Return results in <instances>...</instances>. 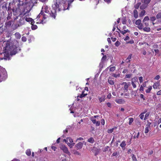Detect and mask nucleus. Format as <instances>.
Instances as JSON below:
<instances>
[{"label": "nucleus", "instance_id": "obj_1", "mask_svg": "<svg viewBox=\"0 0 161 161\" xmlns=\"http://www.w3.org/2000/svg\"><path fill=\"white\" fill-rule=\"evenodd\" d=\"M53 8L59 11L69 9L70 1L66 0H53Z\"/></svg>", "mask_w": 161, "mask_h": 161}, {"label": "nucleus", "instance_id": "obj_2", "mask_svg": "<svg viewBox=\"0 0 161 161\" xmlns=\"http://www.w3.org/2000/svg\"><path fill=\"white\" fill-rule=\"evenodd\" d=\"M6 48H7L10 52V53L11 55H14L21 50L20 47L18 45L16 44L12 45L9 47H7Z\"/></svg>", "mask_w": 161, "mask_h": 161}, {"label": "nucleus", "instance_id": "obj_3", "mask_svg": "<svg viewBox=\"0 0 161 161\" xmlns=\"http://www.w3.org/2000/svg\"><path fill=\"white\" fill-rule=\"evenodd\" d=\"M7 74L6 71L4 69L0 70V82L5 80L7 78Z\"/></svg>", "mask_w": 161, "mask_h": 161}, {"label": "nucleus", "instance_id": "obj_4", "mask_svg": "<svg viewBox=\"0 0 161 161\" xmlns=\"http://www.w3.org/2000/svg\"><path fill=\"white\" fill-rule=\"evenodd\" d=\"M3 58L6 60H9L10 58V56L12 55L10 53V52L6 48L5 51L3 53Z\"/></svg>", "mask_w": 161, "mask_h": 161}, {"label": "nucleus", "instance_id": "obj_5", "mask_svg": "<svg viewBox=\"0 0 161 161\" xmlns=\"http://www.w3.org/2000/svg\"><path fill=\"white\" fill-rule=\"evenodd\" d=\"M30 9L29 5H24L23 10L22 11V13H23V15H26L30 12Z\"/></svg>", "mask_w": 161, "mask_h": 161}, {"label": "nucleus", "instance_id": "obj_6", "mask_svg": "<svg viewBox=\"0 0 161 161\" xmlns=\"http://www.w3.org/2000/svg\"><path fill=\"white\" fill-rule=\"evenodd\" d=\"M48 14H49V16L52 18V19H56V17L57 16V12L55 9L52 10H51L50 12H49Z\"/></svg>", "mask_w": 161, "mask_h": 161}, {"label": "nucleus", "instance_id": "obj_7", "mask_svg": "<svg viewBox=\"0 0 161 161\" xmlns=\"http://www.w3.org/2000/svg\"><path fill=\"white\" fill-rule=\"evenodd\" d=\"M142 21L141 19H138L136 20L135 22L136 25H137V28L140 30H142L143 28V25L141 23Z\"/></svg>", "mask_w": 161, "mask_h": 161}, {"label": "nucleus", "instance_id": "obj_8", "mask_svg": "<svg viewBox=\"0 0 161 161\" xmlns=\"http://www.w3.org/2000/svg\"><path fill=\"white\" fill-rule=\"evenodd\" d=\"M42 15L43 17V19L41 20L40 19L38 21V22H39L40 23L44 24L47 22V20L46 19L48 17V16L47 14H45L44 13L42 14Z\"/></svg>", "mask_w": 161, "mask_h": 161}, {"label": "nucleus", "instance_id": "obj_9", "mask_svg": "<svg viewBox=\"0 0 161 161\" xmlns=\"http://www.w3.org/2000/svg\"><path fill=\"white\" fill-rule=\"evenodd\" d=\"M60 148L61 150H63L64 153H69L68 148L65 145H60Z\"/></svg>", "mask_w": 161, "mask_h": 161}, {"label": "nucleus", "instance_id": "obj_10", "mask_svg": "<svg viewBox=\"0 0 161 161\" xmlns=\"http://www.w3.org/2000/svg\"><path fill=\"white\" fill-rule=\"evenodd\" d=\"M12 11L13 12V15H14V20H16L18 18V16L19 15L17 13V9H16L15 11V9L14 8L12 9Z\"/></svg>", "mask_w": 161, "mask_h": 161}, {"label": "nucleus", "instance_id": "obj_11", "mask_svg": "<svg viewBox=\"0 0 161 161\" xmlns=\"http://www.w3.org/2000/svg\"><path fill=\"white\" fill-rule=\"evenodd\" d=\"M41 11H42L43 12H44L45 13L47 14H48L49 12L48 9V7L46 5H44L42 6Z\"/></svg>", "mask_w": 161, "mask_h": 161}, {"label": "nucleus", "instance_id": "obj_12", "mask_svg": "<svg viewBox=\"0 0 161 161\" xmlns=\"http://www.w3.org/2000/svg\"><path fill=\"white\" fill-rule=\"evenodd\" d=\"M122 85L124 86V89L126 90V92L128 91V89L129 86L130 85V83H129L128 84L126 82H123L122 83Z\"/></svg>", "mask_w": 161, "mask_h": 161}, {"label": "nucleus", "instance_id": "obj_13", "mask_svg": "<svg viewBox=\"0 0 161 161\" xmlns=\"http://www.w3.org/2000/svg\"><path fill=\"white\" fill-rule=\"evenodd\" d=\"M100 149L96 147H93L92 150V151L94 153L95 155H97L99 153Z\"/></svg>", "mask_w": 161, "mask_h": 161}, {"label": "nucleus", "instance_id": "obj_14", "mask_svg": "<svg viewBox=\"0 0 161 161\" xmlns=\"http://www.w3.org/2000/svg\"><path fill=\"white\" fill-rule=\"evenodd\" d=\"M115 102L119 104H123L125 103V101L121 99H117L115 100Z\"/></svg>", "mask_w": 161, "mask_h": 161}, {"label": "nucleus", "instance_id": "obj_15", "mask_svg": "<svg viewBox=\"0 0 161 161\" xmlns=\"http://www.w3.org/2000/svg\"><path fill=\"white\" fill-rule=\"evenodd\" d=\"M13 22V21L12 20H9L7 22H6V23L5 24L6 27H10L11 25Z\"/></svg>", "mask_w": 161, "mask_h": 161}, {"label": "nucleus", "instance_id": "obj_16", "mask_svg": "<svg viewBox=\"0 0 161 161\" xmlns=\"http://www.w3.org/2000/svg\"><path fill=\"white\" fill-rule=\"evenodd\" d=\"M83 144L82 142H80L78 143L75 146L76 148L78 149H81L83 146Z\"/></svg>", "mask_w": 161, "mask_h": 161}, {"label": "nucleus", "instance_id": "obj_17", "mask_svg": "<svg viewBox=\"0 0 161 161\" xmlns=\"http://www.w3.org/2000/svg\"><path fill=\"white\" fill-rule=\"evenodd\" d=\"M21 26V25H19L17 23L14 25H13L12 27L13 29L15 30L18 27Z\"/></svg>", "mask_w": 161, "mask_h": 161}, {"label": "nucleus", "instance_id": "obj_18", "mask_svg": "<svg viewBox=\"0 0 161 161\" xmlns=\"http://www.w3.org/2000/svg\"><path fill=\"white\" fill-rule=\"evenodd\" d=\"M148 6V5L145 3H143V4L142 5H141L140 6V8L141 9L144 10V9L146 8Z\"/></svg>", "mask_w": 161, "mask_h": 161}, {"label": "nucleus", "instance_id": "obj_19", "mask_svg": "<svg viewBox=\"0 0 161 161\" xmlns=\"http://www.w3.org/2000/svg\"><path fill=\"white\" fill-rule=\"evenodd\" d=\"M144 31H145L146 32H149L151 30L150 28L149 27H148L147 26H146L145 27H143V28L142 29Z\"/></svg>", "mask_w": 161, "mask_h": 161}, {"label": "nucleus", "instance_id": "obj_20", "mask_svg": "<svg viewBox=\"0 0 161 161\" xmlns=\"http://www.w3.org/2000/svg\"><path fill=\"white\" fill-rule=\"evenodd\" d=\"M137 80V79L136 77H134L132 79V81L131 82V84L134 88H135L136 87V85L135 84L134 82L133 81V80H134L135 81H136Z\"/></svg>", "mask_w": 161, "mask_h": 161}, {"label": "nucleus", "instance_id": "obj_21", "mask_svg": "<svg viewBox=\"0 0 161 161\" xmlns=\"http://www.w3.org/2000/svg\"><path fill=\"white\" fill-rule=\"evenodd\" d=\"M133 15L134 17L135 18H137L138 17V13L137 11L135 9L133 11Z\"/></svg>", "mask_w": 161, "mask_h": 161}, {"label": "nucleus", "instance_id": "obj_22", "mask_svg": "<svg viewBox=\"0 0 161 161\" xmlns=\"http://www.w3.org/2000/svg\"><path fill=\"white\" fill-rule=\"evenodd\" d=\"M151 0H141L142 3H145L148 5V4L150 2Z\"/></svg>", "mask_w": 161, "mask_h": 161}, {"label": "nucleus", "instance_id": "obj_23", "mask_svg": "<svg viewBox=\"0 0 161 161\" xmlns=\"http://www.w3.org/2000/svg\"><path fill=\"white\" fill-rule=\"evenodd\" d=\"M87 93H85V91H84L82 92V93L80 95L78 96V97H79L80 98H82L87 95Z\"/></svg>", "mask_w": 161, "mask_h": 161}, {"label": "nucleus", "instance_id": "obj_24", "mask_svg": "<svg viewBox=\"0 0 161 161\" xmlns=\"http://www.w3.org/2000/svg\"><path fill=\"white\" fill-rule=\"evenodd\" d=\"M17 23L19 25H21V26L24 25V19H23V18H20L19 19V21L17 22Z\"/></svg>", "mask_w": 161, "mask_h": 161}, {"label": "nucleus", "instance_id": "obj_25", "mask_svg": "<svg viewBox=\"0 0 161 161\" xmlns=\"http://www.w3.org/2000/svg\"><path fill=\"white\" fill-rule=\"evenodd\" d=\"M68 140H69V142H70V138H67L66 139H64V141L65 142L67 143L68 145L69 146V147L70 146V143L69 142H68Z\"/></svg>", "mask_w": 161, "mask_h": 161}, {"label": "nucleus", "instance_id": "obj_26", "mask_svg": "<svg viewBox=\"0 0 161 161\" xmlns=\"http://www.w3.org/2000/svg\"><path fill=\"white\" fill-rule=\"evenodd\" d=\"M12 16V12H8V16L7 17V20H9L11 19V17Z\"/></svg>", "mask_w": 161, "mask_h": 161}, {"label": "nucleus", "instance_id": "obj_27", "mask_svg": "<svg viewBox=\"0 0 161 161\" xmlns=\"http://www.w3.org/2000/svg\"><path fill=\"white\" fill-rule=\"evenodd\" d=\"M132 54H130L128 58L125 60V62L127 63H129L130 61V59L131 58Z\"/></svg>", "mask_w": 161, "mask_h": 161}, {"label": "nucleus", "instance_id": "obj_28", "mask_svg": "<svg viewBox=\"0 0 161 161\" xmlns=\"http://www.w3.org/2000/svg\"><path fill=\"white\" fill-rule=\"evenodd\" d=\"M119 31L123 35H124L126 33L130 32V31L128 30L127 29L126 30H125L123 31H121L120 29H119Z\"/></svg>", "mask_w": 161, "mask_h": 161}, {"label": "nucleus", "instance_id": "obj_29", "mask_svg": "<svg viewBox=\"0 0 161 161\" xmlns=\"http://www.w3.org/2000/svg\"><path fill=\"white\" fill-rule=\"evenodd\" d=\"M108 83L111 85H113L114 84V82L113 80L111 78H109L108 80Z\"/></svg>", "mask_w": 161, "mask_h": 161}, {"label": "nucleus", "instance_id": "obj_30", "mask_svg": "<svg viewBox=\"0 0 161 161\" xmlns=\"http://www.w3.org/2000/svg\"><path fill=\"white\" fill-rule=\"evenodd\" d=\"M146 13V11L145 10H142L139 14V16L140 17H142L145 15Z\"/></svg>", "mask_w": 161, "mask_h": 161}, {"label": "nucleus", "instance_id": "obj_31", "mask_svg": "<svg viewBox=\"0 0 161 161\" xmlns=\"http://www.w3.org/2000/svg\"><path fill=\"white\" fill-rule=\"evenodd\" d=\"M141 4V3H140V2L137 3L136 4L134 5L135 8L136 9H138L139 8V7L140 6Z\"/></svg>", "mask_w": 161, "mask_h": 161}, {"label": "nucleus", "instance_id": "obj_32", "mask_svg": "<svg viewBox=\"0 0 161 161\" xmlns=\"http://www.w3.org/2000/svg\"><path fill=\"white\" fill-rule=\"evenodd\" d=\"M94 139L92 137H90L88 139L87 141L91 143H93L94 142Z\"/></svg>", "mask_w": 161, "mask_h": 161}, {"label": "nucleus", "instance_id": "obj_33", "mask_svg": "<svg viewBox=\"0 0 161 161\" xmlns=\"http://www.w3.org/2000/svg\"><path fill=\"white\" fill-rule=\"evenodd\" d=\"M26 154L28 156H30L31 154V151L30 149H27L25 152Z\"/></svg>", "mask_w": 161, "mask_h": 161}, {"label": "nucleus", "instance_id": "obj_34", "mask_svg": "<svg viewBox=\"0 0 161 161\" xmlns=\"http://www.w3.org/2000/svg\"><path fill=\"white\" fill-rule=\"evenodd\" d=\"M126 145L125 142V141H123L120 144V146L122 148L124 147Z\"/></svg>", "mask_w": 161, "mask_h": 161}, {"label": "nucleus", "instance_id": "obj_35", "mask_svg": "<svg viewBox=\"0 0 161 161\" xmlns=\"http://www.w3.org/2000/svg\"><path fill=\"white\" fill-rule=\"evenodd\" d=\"M44 14V12H42V11H41L40 14H38L37 17V20L39 19L41 16L42 15V14Z\"/></svg>", "mask_w": 161, "mask_h": 161}, {"label": "nucleus", "instance_id": "obj_36", "mask_svg": "<svg viewBox=\"0 0 161 161\" xmlns=\"http://www.w3.org/2000/svg\"><path fill=\"white\" fill-rule=\"evenodd\" d=\"M31 28L32 30H35L37 28V26L36 25H31Z\"/></svg>", "mask_w": 161, "mask_h": 161}, {"label": "nucleus", "instance_id": "obj_37", "mask_svg": "<svg viewBox=\"0 0 161 161\" xmlns=\"http://www.w3.org/2000/svg\"><path fill=\"white\" fill-rule=\"evenodd\" d=\"M152 89V87L151 86H149L147 89L146 91V92L147 93H150V91Z\"/></svg>", "mask_w": 161, "mask_h": 161}, {"label": "nucleus", "instance_id": "obj_38", "mask_svg": "<svg viewBox=\"0 0 161 161\" xmlns=\"http://www.w3.org/2000/svg\"><path fill=\"white\" fill-rule=\"evenodd\" d=\"M149 18L148 16H146L145 17L144 19L142 20V22H144L145 21H147L149 20Z\"/></svg>", "mask_w": 161, "mask_h": 161}, {"label": "nucleus", "instance_id": "obj_39", "mask_svg": "<svg viewBox=\"0 0 161 161\" xmlns=\"http://www.w3.org/2000/svg\"><path fill=\"white\" fill-rule=\"evenodd\" d=\"M150 129V128L146 126L144 130L145 133H147L149 132V129Z\"/></svg>", "mask_w": 161, "mask_h": 161}, {"label": "nucleus", "instance_id": "obj_40", "mask_svg": "<svg viewBox=\"0 0 161 161\" xmlns=\"http://www.w3.org/2000/svg\"><path fill=\"white\" fill-rule=\"evenodd\" d=\"M15 36L17 37V38L19 39L21 37V35L19 32H16L15 34Z\"/></svg>", "mask_w": 161, "mask_h": 161}, {"label": "nucleus", "instance_id": "obj_41", "mask_svg": "<svg viewBox=\"0 0 161 161\" xmlns=\"http://www.w3.org/2000/svg\"><path fill=\"white\" fill-rule=\"evenodd\" d=\"M90 120L92 122L93 124H95L96 122L95 119H94V118L91 117Z\"/></svg>", "mask_w": 161, "mask_h": 161}, {"label": "nucleus", "instance_id": "obj_42", "mask_svg": "<svg viewBox=\"0 0 161 161\" xmlns=\"http://www.w3.org/2000/svg\"><path fill=\"white\" fill-rule=\"evenodd\" d=\"M25 20L27 22H30L32 20V19L31 18H26Z\"/></svg>", "mask_w": 161, "mask_h": 161}, {"label": "nucleus", "instance_id": "obj_43", "mask_svg": "<svg viewBox=\"0 0 161 161\" xmlns=\"http://www.w3.org/2000/svg\"><path fill=\"white\" fill-rule=\"evenodd\" d=\"M114 129V128L108 129V130L107 132L109 133H111L113 131Z\"/></svg>", "mask_w": 161, "mask_h": 161}, {"label": "nucleus", "instance_id": "obj_44", "mask_svg": "<svg viewBox=\"0 0 161 161\" xmlns=\"http://www.w3.org/2000/svg\"><path fill=\"white\" fill-rule=\"evenodd\" d=\"M99 101L100 103H101L103 102L105 100L104 97H99Z\"/></svg>", "mask_w": 161, "mask_h": 161}, {"label": "nucleus", "instance_id": "obj_45", "mask_svg": "<svg viewBox=\"0 0 161 161\" xmlns=\"http://www.w3.org/2000/svg\"><path fill=\"white\" fill-rule=\"evenodd\" d=\"M156 18L157 19L161 18V12L158 13L156 15Z\"/></svg>", "mask_w": 161, "mask_h": 161}, {"label": "nucleus", "instance_id": "obj_46", "mask_svg": "<svg viewBox=\"0 0 161 161\" xmlns=\"http://www.w3.org/2000/svg\"><path fill=\"white\" fill-rule=\"evenodd\" d=\"M129 125H131L133 121V118H129Z\"/></svg>", "mask_w": 161, "mask_h": 161}, {"label": "nucleus", "instance_id": "obj_47", "mask_svg": "<svg viewBox=\"0 0 161 161\" xmlns=\"http://www.w3.org/2000/svg\"><path fill=\"white\" fill-rule=\"evenodd\" d=\"M144 113H141L139 115V116L140 117V118L142 119H144Z\"/></svg>", "mask_w": 161, "mask_h": 161}, {"label": "nucleus", "instance_id": "obj_48", "mask_svg": "<svg viewBox=\"0 0 161 161\" xmlns=\"http://www.w3.org/2000/svg\"><path fill=\"white\" fill-rule=\"evenodd\" d=\"M132 158L133 161H137L136 158L134 154H132Z\"/></svg>", "mask_w": 161, "mask_h": 161}, {"label": "nucleus", "instance_id": "obj_49", "mask_svg": "<svg viewBox=\"0 0 161 161\" xmlns=\"http://www.w3.org/2000/svg\"><path fill=\"white\" fill-rule=\"evenodd\" d=\"M120 44V42L118 41H117L115 43V45L116 47L119 46Z\"/></svg>", "mask_w": 161, "mask_h": 161}, {"label": "nucleus", "instance_id": "obj_50", "mask_svg": "<svg viewBox=\"0 0 161 161\" xmlns=\"http://www.w3.org/2000/svg\"><path fill=\"white\" fill-rule=\"evenodd\" d=\"M22 40L24 42H26L27 40L25 36H22L21 38Z\"/></svg>", "mask_w": 161, "mask_h": 161}, {"label": "nucleus", "instance_id": "obj_51", "mask_svg": "<svg viewBox=\"0 0 161 161\" xmlns=\"http://www.w3.org/2000/svg\"><path fill=\"white\" fill-rule=\"evenodd\" d=\"M112 76L114 77L117 78L119 76V74H113L112 75Z\"/></svg>", "mask_w": 161, "mask_h": 161}, {"label": "nucleus", "instance_id": "obj_52", "mask_svg": "<svg viewBox=\"0 0 161 161\" xmlns=\"http://www.w3.org/2000/svg\"><path fill=\"white\" fill-rule=\"evenodd\" d=\"M149 115V113H147L145 114V117H144V120H145L146 119H147V118L148 117Z\"/></svg>", "mask_w": 161, "mask_h": 161}, {"label": "nucleus", "instance_id": "obj_53", "mask_svg": "<svg viewBox=\"0 0 161 161\" xmlns=\"http://www.w3.org/2000/svg\"><path fill=\"white\" fill-rule=\"evenodd\" d=\"M139 80L140 83H142V82L143 81V79L142 77V76L140 77L139 78Z\"/></svg>", "mask_w": 161, "mask_h": 161}, {"label": "nucleus", "instance_id": "obj_54", "mask_svg": "<svg viewBox=\"0 0 161 161\" xmlns=\"http://www.w3.org/2000/svg\"><path fill=\"white\" fill-rule=\"evenodd\" d=\"M115 69V67L114 66L112 67H111L110 69V71H114Z\"/></svg>", "mask_w": 161, "mask_h": 161}, {"label": "nucleus", "instance_id": "obj_55", "mask_svg": "<svg viewBox=\"0 0 161 161\" xmlns=\"http://www.w3.org/2000/svg\"><path fill=\"white\" fill-rule=\"evenodd\" d=\"M150 19L152 21H154L156 20V18L154 16L151 17L150 18Z\"/></svg>", "mask_w": 161, "mask_h": 161}, {"label": "nucleus", "instance_id": "obj_56", "mask_svg": "<svg viewBox=\"0 0 161 161\" xmlns=\"http://www.w3.org/2000/svg\"><path fill=\"white\" fill-rule=\"evenodd\" d=\"M139 90L140 91H141V92H142L144 91V87L142 86L141 85L139 89Z\"/></svg>", "mask_w": 161, "mask_h": 161}, {"label": "nucleus", "instance_id": "obj_57", "mask_svg": "<svg viewBox=\"0 0 161 161\" xmlns=\"http://www.w3.org/2000/svg\"><path fill=\"white\" fill-rule=\"evenodd\" d=\"M73 153L75 155H80V153L78 151H74Z\"/></svg>", "mask_w": 161, "mask_h": 161}, {"label": "nucleus", "instance_id": "obj_58", "mask_svg": "<svg viewBox=\"0 0 161 161\" xmlns=\"http://www.w3.org/2000/svg\"><path fill=\"white\" fill-rule=\"evenodd\" d=\"M51 148L53 151H55L56 150V149H57V148L56 147H55L54 146H52L51 147Z\"/></svg>", "mask_w": 161, "mask_h": 161}, {"label": "nucleus", "instance_id": "obj_59", "mask_svg": "<svg viewBox=\"0 0 161 161\" xmlns=\"http://www.w3.org/2000/svg\"><path fill=\"white\" fill-rule=\"evenodd\" d=\"M144 23V25L146 26H148L149 25V24L147 21H145V22H143Z\"/></svg>", "mask_w": 161, "mask_h": 161}, {"label": "nucleus", "instance_id": "obj_60", "mask_svg": "<svg viewBox=\"0 0 161 161\" xmlns=\"http://www.w3.org/2000/svg\"><path fill=\"white\" fill-rule=\"evenodd\" d=\"M146 83L147 81L144 82L142 85H141V86H142L143 87H146Z\"/></svg>", "mask_w": 161, "mask_h": 161}, {"label": "nucleus", "instance_id": "obj_61", "mask_svg": "<svg viewBox=\"0 0 161 161\" xmlns=\"http://www.w3.org/2000/svg\"><path fill=\"white\" fill-rule=\"evenodd\" d=\"M127 43L133 44L134 43V41L133 40H131L130 41L127 42Z\"/></svg>", "mask_w": 161, "mask_h": 161}, {"label": "nucleus", "instance_id": "obj_62", "mask_svg": "<svg viewBox=\"0 0 161 161\" xmlns=\"http://www.w3.org/2000/svg\"><path fill=\"white\" fill-rule=\"evenodd\" d=\"M131 76V74H128L126 75V77L127 78H130Z\"/></svg>", "mask_w": 161, "mask_h": 161}, {"label": "nucleus", "instance_id": "obj_63", "mask_svg": "<svg viewBox=\"0 0 161 161\" xmlns=\"http://www.w3.org/2000/svg\"><path fill=\"white\" fill-rule=\"evenodd\" d=\"M160 78V77L159 75H157L154 78V79L158 80Z\"/></svg>", "mask_w": 161, "mask_h": 161}, {"label": "nucleus", "instance_id": "obj_64", "mask_svg": "<svg viewBox=\"0 0 161 161\" xmlns=\"http://www.w3.org/2000/svg\"><path fill=\"white\" fill-rule=\"evenodd\" d=\"M95 124H96V126H99L100 124V122L99 121H96Z\"/></svg>", "mask_w": 161, "mask_h": 161}]
</instances>
